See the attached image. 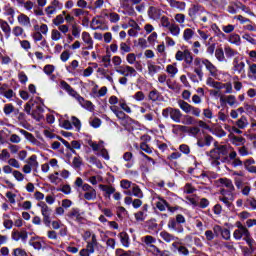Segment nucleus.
I'll return each instance as SVG.
<instances>
[{
    "instance_id": "bf43d9fd",
    "label": "nucleus",
    "mask_w": 256,
    "mask_h": 256,
    "mask_svg": "<svg viewBox=\"0 0 256 256\" xmlns=\"http://www.w3.org/2000/svg\"><path fill=\"white\" fill-rule=\"evenodd\" d=\"M149 15L152 19H159L161 12L155 7H150Z\"/></svg>"
},
{
    "instance_id": "9d476101",
    "label": "nucleus",
    "mask_w": 256,
    "mask_h": 256,
    "mask_svg": "<svg viewBox=\"0 0 256 256\" xmlns=\"http://www.w3.org/2000/svg\"><path fill=\"white\" fill-rule=\"evenodd\" d=\"M116 73L124 77H137V70L133 66L122 65L116 69Z\"/></svg>"
},
{
    "instance_id": "4468645a",
    "label": "nucleus",
    "mask_w": 256,
    "mask_h": 256,
    "mask_svg": "<svg viewBox=\"0 0 256 256\" xmlns=\"http://www.w3.org/2000/svg\"><path fill=\"white\" fill-rule=\"evenodd\" d=\"M101 17L97 16L92 19L90 27L93 29V31H97L98 29L100 31H107L109 29V26L103 25V21L100 20Z\"/></svg>"
},
{
    "instance_id": "393cba45",
    "label": "nucleus",
    "mask_w": 256,
    "mask_h": 256,
    "mask_svg": "<svg viewBox=\"0 0 256 256\" xmlns=\"http://www.w3.org/2000/svg\"><path fill=\"white\" fill-rule=\"evenodd\" d=\"M17 21L21 27H31V18L24 13L18 15Z\"/></svg>"
},
{
    "instance_id": "79ce46f5",
    "label": "nucleus",
    "mask_w": 256,
    "mask_h": 256,
    "mask_svg": "<svg viewBox=\"0 0 256 256\" xmlns=\"http://www.w3.org/2000/svg\"><path fill=\"white\" fill-rule=\"evenodd\" d=\"M238 129H245L249 125V121L246 116H241L235 123Z\"/></svg>"
},
{
    "instance_id": "ea45409f",
    "label": "nucleus",
    "mask_w": 256,
    "mask_h": 256,
    "mask_svg": "<svg viewBox=\"0 0 256 256\" xmlns=\"http://www.w3.org/2000/svg\"><path fill=\"white\" fill-rule=\"evenodd\" d=\"M168 31H170L173 37H179V34L181 33V28L179 27V25L172 23L169 25Z\"/></svg>"
},
{
    "instance_id": "6e6d98bb",
    "label": "nucleus",
    "mask_w": 256,
    "mask_h": 256,
    "mask_svg": "<svg viewBox=\"0 0 256 256\" xmlns=\"http://www.w3.org/2000/svg\"><path fill=\"white\" fill-rule=\"evenodd\" d=\"M23 33H25V29H23V27L21 26H15L12 29V34L14 35V37H21Z\"/></svg>"
},
{
    "instance_id": "f03ea898",
    "label": "nucleus",
    "mask_w": 256,
    "mask_h": 256,
    "mask_svg": "<svg viewBox=\"0 0 256 256\" xmlns=\"http://www.w3.org/2000/svg\"><path fill=\"white\" fill-rule=\"evenodd\" d=\"M162 117L164 119H170L174 121V123H180L183 117V113L178 108L167 107L162 110Z\"/></svg>"
},
{
    "instance_id": "cd10ccee",
    "label": "nucleus",
    "mask_w": 256,
    "mask_h": 256,
    "mask_svg": "<svg viewBox=\"0 0 256 256\" xmlns=\"http://www.w3.org/2000/svg\"><path fill=\"white\" fill-rule=\"evenodd\" d=\"M0 29L3 31L6 39L11 37V26L7 21L0 19Z\"/></svg>"
},
{
    "instance_id": "a19ab883",
    "label": "nucleus",
    "mask_w": 256,
    "mask_h": 256,
    "mask_svg": "<svg viewBox=\"0 0 256 256\" xmlns=\"http://www.w3.org/2000/svg\"><path fill=\"white\" fill-rule=\"evenodd\" d=\"M118 237L123 247H129V234L127 232H120Z\"/></svg>"
},
{
    "instance_id": "7ed1b4c3",
    "label": "nucleus",
    "mask_w": 256,
    "mask_h": 256,
    "mask_svg": "<svg viewBox=\"0 0 256 256\" xmlns=\"http://www.w3.org/2000/svg\"><path fill=\"white\" fill-rule=\"evenodd\" d=\"M183 51L178 50L175 54L176 61H184L186 65L191 67L193 65V53H191V50H188L187 46H184Z\"/></svg>"
},
{
    "instance_id": "5fc2aeb1",
    "label": "nucleus",
    "mask_w": 256,
    "mask_h": 256,
    "mask_svg": "<svg viewBox=\"0 0 256 256\" xmlns=\"http://www.w3.org/2000/svg\"><path fill=\"white\" fill-rule=\"evenodd\" d=\"M89 183L91 185H97V183H103V176L101 175H96V176H91L88 178Z\"/></svg>"
},
{
    "instance_id": "58836bf2",
    "label": "nucleus",
    "mask_w": 256,
    "mask_h": 256,
    "mask_svg": "<svg viewBox=\"0 0 256 256\" xmlns=\"http://www.w3.org/2000/svg\"><path fill=\"white\" fill-rule=\"evenodd\" d=\"M170 7H173L174 9H179V11H185V7H187V4L181 1L171 0Z\"/></svg>"
},
{
    "instance_id": "f257e3e1",
    "label": "nucleus",
    "mask_w": 256,
    "mask_h": 256,
    "mask_svg": "<svg viewBox=\"0 0 256 256\" xmlns=\"http://www.w3.org/2000/svg\"><path fill=\"white\" fill-rule=\"evenodd\" d=\"M75 187L81 188L84 195V199L86 201H95L97 199V190L93 188L90 184L83 183V178L77 177L74 182Z\"/></svg>"
},
{
    "instance_id": "c03bdc74",
    "label": "nucleus",
    "mask_w": 256,
    "mask_h": 256,
    "mask_svg": "<svg viewBox=\"0 0 256 256\" xmlns=\"http://www.w3.org/2000/svg\"><path fill=\"white\" fill-rule=\"evenodd\" d=\"M243 240L247 243L248 248L256 251V242L255 239L251 237V234H248L246 237L243 238Z\"/></svg>"
},
{
    "instance_id": "13d9d810",
    "label": "nucleus",
    "mask_w": 256,
    "mask_h": 256,
    "mask_svg": "<svg viewBox=\"0 0 256 256\" xmlns=\"http://www.w3.org/2000/svg\"><path fill=\"white\" fill-rule=\"evenodd\" d=\"M211 30L216 35V37H225V33H223V31H221V29L219 28V26H217V24H212Z\"/></svg>"
},
{
    "instance_id": "72a5a7b5",
    "label": "nucleus",
    "mask_w": 256,
    "mask_h": 256,
    "mask_svg": "<svg viewBox=\"0 0 256 256\" xmlns=\"http://www.w3.org/2000/svg\"><path fill=\"white\" fill-rule=\"evenodd\" d=\"M29 245L34 247L37 251H41V249H43V244L41 243V240H39V237H32L29 240Z\"/></svg>"
},
{
    "instance_id": "39448f33",
    "label": "nucleus",
    "mask_w": 256,
    "mask_h": 256,
    "mask_svg": "<svg viewBox=\"0 0 256 256\" xmlns=\"http://www.w3.org/2000/svg\"><path fill=\"white\" fill-rule=\"evenodd\" d=\"M218 201H221L227 209H231V207H233V201H235V194L227 192V190L222 188L220 190V195L218 196Z\"/></svg>"
},
{
    "instance_id": "09e8293b",
    "label": "nucleus",
    "mask_w": 256,
    "mask_h": 256,
    "mask_svg": "<svg viewBox=\"0 0 256 256\" xmlns=\"http://www.w3.org/2000/svg\"><path fill=\"white\" fill-rule=\"evenodd\" d=\"M194 35H195V32L193 31V29L191 28L185 29L183 32V39L184 41H191Z\"/></svg>"
},
{
    "instance_id": "dca6fc26",
    "label": "nucleus",
    "mask_w": 256,
    "mask_h": 256,
    "mask_svg": "<svg viewBox=\"0 0 256 256\" xmlns=\"http://www.w3.org/2000/svg\"><path fill=\"white\" fill-rule=\"evenodd\" d=\"M76 101H78L79 105L83 107L84 109H87V111H95V105H93V102L89 100H85L82 96L79 94L75 97Z\"/></svg>"
},
{
    "instance_id": "c85d7f7f",
    "label": "nucleus",
    "mask_w": 256,
    "mask_h": 256,
    "mask_svg": "<svg viewBox=\"0 0 256 256\" xmlns=\"http://www.w3.org/2000/svg\"><path fill=\"white\" fill-rule=\"evenodd\" d=\"M228 139H230L232 145H245V138L243 136H235V134H229Z\"/></svg>"
},
{
    "instance_id": "864d4df0",
    "label": "nucleus",
    "mask_w": 256,
    "mask_h": 256,
    "mask_svg": "<svg viewBox=\"0 0 256 256\" xmlns=\"http://www.w3.org/2000/svg\"><path fill=\"white\" fill-rule=\"evenodd\" d=\"M228 41L232 45H239V43H241V36H239L238 34H231Z\"/></svg>"
},
{
    "instance_id": "473e14b6",
    "label": "nucleus",
    "mask_w": 256,
    "mask_h": 256,
    "mask_svg": "<svg viewBox=\"0 0 256 256\" xmlns=\"http://www.w3.org/2000/svg\"><path fill=\"white\" fill-rule=\"evenodd\" d=\"M216 147L218 149L220 157H227V155H229V151L231 150V146H229V145H219L218 142L216 144Z\"/></svg>"
},
{
    "instance_id": "4c0bfd02",
    "label": "nucleus",
    "mask_w": 256,
    "mask_h": 256,
    "mask_svg": "<svg viewBox=\"0 0 256 256\" xmlns=\"http://www.w3.org/2000/svg\"><path fill=\"white\" fill-rule=\"evenodd\" d=\"M215 57L220 63H227V58H225V51H223V48H217L215 50Z\"/></svg>"
},
{
    "instance_id": "a211bd4d",
    "label": "nucleus",
    "mask_w": 256,
    "mask_h": 256,
    "mask_svg": "<svg viewBox=\"0 0 256 256\" xmlns=\"http://www.w3.org/2000/svg\"><path fill=\"white\" fill-rule=\"evenodd\" d=\"M220 103L221 105H229L230 107H234V105H237V97H235V95H221Z\"/></svg>"
},
{
    "instance_id": "1a4fd4ad",
    "label": "nucleus",
    "mask_w": 256,
    "mask_h": 256,
    "mask_svg": "<svg viewBox=\"0 0 256 256\" xmlns=\"http://www.w3.org/2000/svg\"><path fill=\"white\" fill-rule=\"evenodd\" d=\"M65 218L68 221H76V223H83V216H81V210L79 208H72L70 209Z\"/></svg>"
},
{
    "instance_id": "c9c22d12",
    "label": "nucleus",
    "mask_w": 256,
    "mask_h": 256,
    "mask_svg": "<svg viewBox=\"0 0 256 256\" xmlns=\"http://www.w3.org/2000/svg\"><path fill=\"white\" fill-rule=\"evenodd\" d=\"M149 101L155 103L156 101H161V94L157 89H153L148 93Z\"/></svg>"
},
{
    "instance_id": "ddd939ff",
    "label": "nucleus",
    "mask_w": 256,
    "mask_h": 256,
    "mask_svg": "<svg viewBox=\"0 0 256 256\" xmlns=\"http://www.w3.org/2000/svg\"><path fill=\"white\" fill-rule=\"evenodd\" d=\"M82 41L84 43L82 51H91L93 49V37H91L89 32H82Z\"/></svg>"
},
{
    "instance_id": "2f4dec72",
    "label": "nucleus",
    "mask_w": 256,
    "mask_h": 256,
    "mask_svg": "<svg viewBox=\"0 0 256 256\" xmlns=\"http://www.w3.org/2000/svg\"><path fill=\"white\" fill-rule=\"evenodd\" d=\"M224 53L225 56L227 57V59H235V57H239V52L233 48H231L230 46H225L224 47Z\"/></svg>"
},
{
    "instance_id": "a18cd8bd",
    "label": "nucleus",
    "mask_w": 256,
    "mask_h": 256,
    "mask_svg": "<svg viewBox=\"0 0 256 256\" xmlns=\"http://www.w3.org/2000/svg\"><path fill=\"white\" fill-rule=\"evenodd\" d=\"M158 71H161V66L155 65L151 62H148V73L153 77Z\"/></svg>"
},
{
    "instance_id": "9b49d317",
    "label": "nucleus",
    "mask_w": 256,
    "mask_h": 256,
    "mask_svg": "<svg viewBox=\"0 0 256 256\" xmlns=\"http://www.w3.org/2000/svg\"><path fill=\"white\" fill-rule=\"evenodd\" d=\"M120 7L123 9V15H129L130 17H135V15H137L135 8H133V5H131L129 0H120Z\"/></svg>"
},
{
    "instance_id": "49530a36",
    "label": "nucleus",
    "mask_w": 256,
    "mask_h": 256,
    "mask_svg": "<svg viewBox=\"0 0 256 256\" xmlns=\"http://www.w3.org/2000/svg\"><path fill=\"white\" fill-rule=\"evenodd\" d=\"M19 133H21V135H24L25 139H27V141H30V143H35V141H37L35 136H33L30 132H27V130L19 129Z\"/></svg>"
},
{
    "instance_id": "338daca9",
    "label": "nucleus",
    "mask_w": 256,
    "mask_h": 256,
    "mask_svg": "<svg viewBox=\"0 0 256 256\" xmlns=\"http://www.w3.org/2000/svg\"><path fill=\"white\" fill-rule=\"evenodd\" d=\"M7 159H11V154L9 153V150L3 149L0 153V161H7Z\"/></svg>"
},
{
    "instance_id": "f704fd0d",
    "label": "nucleus",
    "mask_w": 256,
    "mask_h": 256,
    "mask_svg": "<svg viewBox=\"0 0 256 256\" xmlns=\"http://www.w3.org/2000/svg\"><path fill=\"white\" fill-rule=\"evenodd\" d=\"M115 255L116 256H139V253L135 251H125L124 249L118 248L115 250Z\"/></svg>"
},
{
    "instance_id": "423d86ee",
    "label": "nucleus",
    "mask_w": 256,
    "mask_h": 256,
    "mask_svg": "<svg viewBox=\"0 0 256 256\" xmlns=\"http://www.w3.org/2000/svg\"><path fill=\"white\" fill-rule=\"evenodd\" d=\"M178 107H180L184 113H191L194 115V117H201V109L189 104L188 102H185V100H179Z\"/></svg>"
},
{
    "instance_id": "e433bc0d",
    "label": "nucleus",
    "mask_w": 256,
    "mask_h": 256,
    "mask_svg": "<svg viewBox=\"0 0 256 256\" xmlns=\"http://www.w3.org/2000/svg\"><path fill=\"white\" fill-rule=\"evenodd\" d=\"M167 207H169V202H167V200L162 197H158V201L156 202V208L160 211H166Z\"/></svg>"
},
{
    "instance_id": "37998d69",
    "label": "nucleus",
    "mask_w": 256,
    "mask_h": 256,
    "mask_svg": "<svg viewBox=\"0 0 256 256\" xmlns=\"http://www.w3.org/2000/svg\"><path fill=\"white\" fill-rule=\"evenodd\" d=\"M48 179L50 183L53 185H59L61 183L62 179L59 177V172H54L48 176Z\"/></svg>"
},
{
    "instance_id": "412c9836",
    "label": "nucleus",
    "mask_w": 256,
    "mask_h": 256,
    "mask_svg": "<svg viewBox=\"0 0 256 256\" xmlns=\"http://www.w3.org/2000/svg\"><path fill=\"white\" fill-rule=\"evenodd\" d=\"M167 227L170 229V231H175L176 233H183L184 231L183 226L175 221V218L169 219Z\"/></svg>"
},
{
    "instance_id": "c756f323",
    "label": "nucleus",
    "mask_w": 256,
    "mask_h": 256,
    "mask_svg": "<svg viewBox=\"0 0 256 256\" xmlns=\"http://www.w3.org/2000/svg\"><path fill=\"white\" fill-rule=\"evenodd\" d=\"M166 73L169 75V77H171V79L175 78L177 73H179V68H177V63L167 65Z\"/></svg>"
},
{
    "instance_id": "b1692460",
    "label": "nucleus",
    "mask_w": 256,
    "mask_h": 256,
    "mask_svg": "<svg viewBox=\"0 0 256 256\" xmlns=\"http://www.w3.org/2000/svg\"><path fill=\"white\" fill-rule=\"evenodd\" d=\"M248 235H251V232H249V229L244 228L243 230L240 229H236L233 232V237L234 239H236V241H241V239H243V237H247Z\"/></svg>"
},
{
    "instance_id": "bb28decb",
    "label": "nucleus",
    "mask_w": 256,
    "mask_h": 256,
    "mask_svg": "<svg viewBox=\"0 0 256 256\" xmlns=\"http://www.w3.org/2000/svg\"><path fill=\"white\" fill-rule=\"evenodd\" d=\"M203 11H205L203 6L199 4H193L188 10V15L189 17H197V14L203 13Z\"/></svg>"
},
{
    "instance_id": "a878e982",
    "label": "nucleus",
    "mask_w": 256,
    "mask_h": 256,
    "mask_svg": "<svg viewBox=\"0 0 256 256\" xmlns=\"http://www.w3.org/2000/svg\"><path fill=\"white\" fill-rule=\"evenodd\" d=\"M160 237L165 241V243H173V241H178L179 238L176 237L175 235L163 230L160 232Z\"/></svg>"
},
{
    "instance_id": "f3484780",
    "label": "nucleus",
    "mask_w": 256,
    "mask_h": 256,
    "mask_svg": "<svg viewBox=\"0 0 256 256\" xmlns=\"http://www.w3.org/2000/svg\"><path fill=\"white\" fill-rule=\"evenodd\" d=\"M202 65L209 71L211 77H217V73H219V70L217 69V66L214 65L213 62L209 61V59H203Z\"/></svg>"
},
{
    "instance_id": "4d7b16f0",
    "label": "nucleus",
    "mask_w": 256,
    "mask_h": 256,
    "mask_svg": "<svg viewBox=\"0 0 256 256\" xmlns=\"http://www.w3.org/2000/svg\"><path fill=\"white\" fill-rule=\"evenodd\" d=\"M120 51L122 55H125V53H131V45L127 44L126 42H121Z\"/></svg>"
},
{
    "instance_id": "774afa93",
    "label": "nucleus",
    "mask_w": 256,
    "mask_h": 256,
    "mask_svg": "<svg viewBox=\"0 0 256 256\" xmlns=\"http://www.w3.org/2000/svg\"><path fill=\"white\" fill-rule=\"evenodd\" d=\"M12 255H14V256H29V255H27V251H25L22 248L14 249Z\"/></svg>"
},
{
    "instance_id": "680f3d73",
    "label": "nucleus",
    "mask_w": 256,
    "mask_h": 256,
    "mask_svg": "<svg viewBox=\"0 0 256 256\" xmlns=\"http://www.w3.org/2000/svg\"><path fill=\"white\" fill-rule=\"evenodd\" d=\"M72 165L74 169H79L83 165V159L80 156H76L73 158Z\"/></svg>"
},
{
    "instance_id": "2eb2a0df",
    "label": "nucleus",
    "mask_w": 256,
    "mask_h": 256,
    "mask_svg": "<svg viewBox=\"0 0 256 256\" xmlns=\"http://www.w3.org/2000/svg\"><path fill=\"white\" fill-rule=\"evenodd\" d=\"M29 234L25 230H14L11 234L13 241H22V243H27Z\"/></svg>"
},
{
    "instance_id": "6ab92c4d",
    "label": "nucleus",
    "mask_w": 256,
    "mask_h": 256,
    "mask_svg": "<svg viewBox=\"0 0 256 256\" xmlns=\"http://www.w3.org/2000/svg\"><path fill=\"white\" fill-rule=\"evenodd\" d=\"M218 183H220L221 187L227 188V193H233L235 191V185H233V181L229 178H220L218 179Z\"/></svg>"
},
{
    "instance_id": "0eeeda50",
    "label": "nucleus",
    "mask_w": 256,
    "mask_h": 256,
    "mask_svg": "<svg viewBox=\"0 0 256 256\" xmlns=\"http://www.w3.org/2000/svg\"><path fill=\"white\" fill-rule=\"evenodd\" d=\"M37 205L41 209L44 225L49 227L51 225V213H53V210L45 202H40Z\"/></svg>"
},
{
    "instance_id": "7c9ffc66",
    "label": "nucleus",
    "mask_w": 256,
    "mask_h": 256,
    "mask_svg": "<svg viewBox=\"0 0 256 256\" xmlns=\"http://www.w3.org/2000/svg\"><path fill=\"white\" fill-rule=\"evenodd\" d=\"M3 113L6 115V117H10L13 113H19V109H16L13 104L8 103L4 105Z\"/></svg>"
},
{
    "instance_id": "f8f14e48",
    "label": "nucleus",
    "mask_w": 256,
    "mask_h": 256,
    "mask_svg": "<svg viewBox=\"0 0 256 256\" xmlns=\"http://www.w3.org/2000/svg\"><path fill=\"white\" fill-rule=\"evenodd\" d=\"M234 73H238L241 77H245V62L241 61L239 57H235L232 62Z\"/></svg>"
},
{
    "instance_id": "052dcab7",
    "label": "nucleus",
    "mask_w": 256,
    "mask_h": 256,
    "mask_svg": "<svg viewBox=\"0 0 256 256\" xmlns=\"http://www.w3.org/2000/svg\"><path fill=\"white\" fill-rule=\"evenodd\" d=\"M133 124H135V120H133V118H131L129 115H126L125 118L121 120V125H123L124 127Z\"/></svg>"
},
{
    "instance_id": "8fccbe9b",
    "label": "nucleus",
    "mask_w": 256,
    "mask_h": 256,
    "mask_svg": "<svg viewBox=\"0 0 256 256\" xmlns=\"http://www.w3.org/2000/svg\"><path fill=\"white\" fill-rule=\"evenodd\" d=\"M132 195H134V197H137L138 199H143V191H141V188H139V186H137L136 184H133Z\"/></svg>"
},
{
    "instance_id": "69168bd1",
    "label": "nucleus",
    "mask_w": 256,
    "mask_h": 256,
    "mask_svg": "<svg viewBox=\"0 0 256 256\" xmlns=\"http://www.w3.org/2000/svg\"><path fill=\"white\" fill-rule=\"evenodd\" d=\"M43 72L46 75L51 76L55 72V67L53 65H51V64H47V65L44 66Z\"/></svg>"
},
{
    "instance_id": "aec40b11",
    "label": "nucleus",
    "mask_w": 256,
    "mask_h": 256,
    "mask_svg": "<svg viewBox=\"0 0 256 256\" xmlns=\"http://www.w3.org/2000/svg\"><path fill=\"white\" fill-rule=\"evenodd\" d=\"M99 189L104 193L103 195L105 199H111V195H113V193L116 191L115 186L105 184H100Z\"/></svg>"
},
{
    "instance_id": "e2e57ef3",
    "label": "nucleus",
    "mask_w": 256,
    "mask_h": 256,
    "mask_svg": "<svg viewBox=\"0 0 256 256\" xmlns=\"http://www.w3.org/2000/svg\"><path fill=\"white\" fill-rule=\"evenodd\" d=\"M52 22L54 25H56V27H59L65 23V17H63V15H57L55 19L52 20Z\"/></svg>"
},
{
    "instance_id": "4be33fe9",
    "label": "nucleus",
    "mask_w": 256,
    "mask_h": 256,
    "mask_svg": "<svg viewBox=\"0 0 256 256\" xmlns=\"http://www.w3.org/2000/svg\"><path fill=\"white\" fill-rule=\"evenodd\" d=\"M60 87L74 99L79 95V93H77V91H75V89H73V87H71L65 80L60 81Z\"/></svg>"
},
{
    "instance_id": "de8ad7c7",
    "label": "nucleus",
    "mask_w": 256,
    "mask_h": 256,
    "mask_svg": "<svg viewBox=\"0 0 256 256\" xmlns=\"http://www.w3.org/2000/svg\"><path fill=\"white\" fill-rule=\"evenodd\" d=\"M209 157L211 159H221V154H219V150L217 148V142L214 143V149L209 152Z\"/></svg>"
},
{
    "instance_id": "6e6552de",
    "label": "nucleus",
    "mask_w": 256,
    "mask_h": 256,
    "mask_svg": "<svg viewBox=\"0 0 256 256\" xmlns=\"http://www.w3.org/2000/svg\"><path fill=\"white\" fill-rule=\"evenodd\" d=\"M98 17L102 19H108V21H110L113 24L117 23L118 21H121V16L117 12H114L109 9H103Z\"/></svg>"
},
{
    "instance_id": "603ef678",
    "label": "nucleus",
    "mask_w": 256,
    "mask_h": 256,
    "mask_svg": "<svg viewBox=\"0 0 256 256\" xmlns=\"http://www.w3.org/2000/svg\"><path fill=\"white\" fill-rule=\"evenodd\" d=\"M180 123H182V125H195V118L191 115H184V118Z\"/></svg>"
},
{
    "instance_id": "0e129e2a",
    "label": "nucleus",
    "mask_w": 256,
    "mask_h": 256,
    "mask_svg": "<svg viewBox=\"0 0 256 256\" xmlns=\"http://www.w3.org/2000/svg\"><path fill=\"white\" fill-rule=\"evenodd\" d=\"M248 77H249V79H253V77H255V79H256V64L249 65Z\"/></svg>"
},
{
    "instance_id": "5701e85b",
    "label": "nucleus",
    "mask_w": 256,
    "mask_h": 256,
    "mask_svg": "<svg viewBox=\"0 0 256 256\" xmlns=\"http://www.w3.org/2000/svg\"><path fill=\"white\" fill-rule=\"evenodd\" d=\"M43 113H45V109H43L41 105H37L35 109L32 110L31 117L36 121H42Z\"/></svg>"
},
{
    "instance_id": "3c124183",
    "label": "nucleus",
    "mask_w": 256,
    "mask_h": 256,
    "mask_svg": "<svg viewBox=\"0 0 256 256\" xmlns=\"http://www.w3.org/2000/svg\"><path fill=\"white\" fill-rule=\"evenodd\" d=\"M143 243H145V245H147V247H151V245H153V243H157V239H155V237L151 236V235H147L144 236L142 238Z\"/></svg>"
},
{
    "instance_id": "20e7f679",
    "label": "nucleus",
    "mask_w": 256,
    "mask_h": 256,
    "mask_svg": "<svg viewBox=\"0 0 256 256\" xmlns=\"http://www.w3.org/2000/svg\"><path fill=\"white\" fill-rule=\"evenodd\" d=\"M25 163L26 164L22 168L23 173L26 175H29L31 171L37 173L39 169V161H37V155L33 154L28 159H26Z\"/></svg>"
}]
</instances>
